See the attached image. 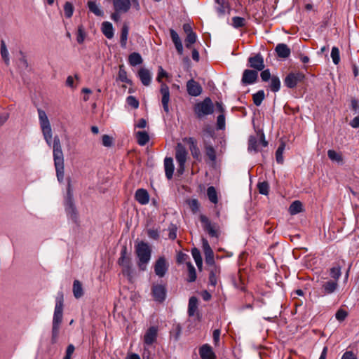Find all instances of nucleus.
<instances>
[{"mask_svg":"<svg viewBox=\"0 0 359 359\" xmlns=\"http://www.w3.org/2000/svg\"><path fill=\"white\" fill-rule=\"evenodd\" d=\"M215 9L219 17L225 15L229 10V4L227 0H215Z\"/></svg>","mask_w":359,"mask_h":359,"instance_id":"obj_26","label":"nucleus"},{"mask_svg":"<svg viewBox=\"0 0 359 359\" xmlns=\"http://www.w3.org/2000/svg\"><path fill=\"white\" fill-rule=\"evenodd\" d=\"M264 97L265 94L263 90L257 91L252 95L254 104L257 107L259 106L262 104V101L264 100Z\"/></svg>","mask_w":359,"mask_h":359,"instance_id":"obj_45","label":"nucleus"},{"mask_svg":"<svg viewBox=\"0 0 359 359\" xmlns=\"http://www.w3.org/2000/svg\"><path fill=\"white\" fill-rule=\"evenodd\" d=\"M211 266L212 268L210 270L209 274V283L210 285L215 287L217 284V280L220 273V269L215 265Z\"/></svg>","mask_w":359,"mask_h":359,"instance_id":"obj_27","label":"nucleus"},{"mask_svg":"<svg viewBox=\"0 0 359 359\" xmlns=\"http://www.w3.org/2000/svg\"><path fill=\"white\" fill-rule=\"evenodd\" d=\"M65 15L67 18H70L74 13L73 5L70 2H66L64 6Z\"/></svg>","mask_w":359,"mask_h":359,"instance_id":"obj_52","label":"nucleus"},{"mask_svg":"<svg viewBox=\"0 0 359 359\" xmlns=\"http://www.w3.org/2000/svg\"><path fill=\"white\" fill-rule=\"evenodd\" d=\"M267 145L268 142L265 140L264 136H250L248 140V149L250 152L257 153Z\"/></svg>","mask_w":359,"mask_h":359,"instance_id":"obj_8","label":"nucleus"},{"mask_svg":"<svg viewBox=\"0 0 359 359\" xmlns=\"http://www.w3.org/2000/svg\"><path fill=\"white\" fill-rule=\"evenodd\" d=\"M86 37V33L84 32L83 27L82 25L79 26L77 30L76 41L79 43L81 44L83 43Z\"/></svg>","mask_w":359,"mask_h":359,"instance_id":"obj_53","label":"nucleus"},{"mask_svg":"<svg viewBox=\"0 0 359 359\" xmlns=\"http://www.w3.org/2000/svg\"><path fill=\"white\" fill-rule=\"evenodd\" d=\"M275 50L277 55L282 58L288 57L291 53L290 48L285 43H278L276 46Z\"/></svg>","mask_w":359,"mask_h":359,"instance_id":"obj_29","label":"nucleus"},{"mask_svg":"<svg viewBox=\"0 0 359 359\" xmlns=\"http://www.w3.org/2000/svg\"><path fill=\"white\" fill-rule=\"evenodd\" d=\"M187 270H188V278L187 281L189 283L194 282L196 279V272L194 265L188 262H187Z\"/></svg>","mask_w":359,"mask_h":359,"instance_id":"obj_41","label":"nucleus"},{"mask_svg":"<svg viewBox=\"0 0 359 359\" xmlns=\"http://www.w3.org/2000/svg\"><path fill=\"white\" fill-rule=\"evenodd\" d=\"M183 142L189 145L193 158L199 161L201 159V151L197 146L196 140L192 137H185Z\"/></svg>","mask_w":359,"mask_h":359,"instance_id":"obj_15","label":"nucleus"},{"mask_svg":"<svg viewBox=\"0 0 359 359\" xmlns=\"http://www.w3.org/2000/svg\"><path fill=\"white\" fill-rule=\"evenodd\" d=\"M188 152L182 143H177L175 148V159L178 163L177 172L182 175L185 170V163L187 160Z\"/></svg>","mask_w":359,"mask_h":359,"instance_id":"obj_5","label":"nucleus"},{"mask_svg":"<svg viewBox=\"0 0 359 359\" xmlns=\"http://www.w3.org/2000/svg\"><path fill=\"white\" fill-rule=\"evenodd\" d=\"M198 309V299L196 297H190L188 305V314L189 316H194Z\"/></svg>","mask_w":359,"mask_h":359,"instance_id":"obj_34","label":"nucleus"},{"mask_svg":"<svg viewBox=\"0 0 359 359\" xmlns=\"http://www.w3.org/2000/svg\"><path fill=\"white\" fill-rule=\"evenodd\" d=\"M199 355L201 359H216V354L208 344H205L199 348Z\"/></svg>","mask_w":359,"mask_h":359,"instance_id":"obj_18","label":"nucleus"},{"mask_svg":"<svg viewBox=\"0 0 359 359\" xmlns=\"http://www.w3.org/2000/svg\"><path fill=\"white\" fill-rule=\"evenodd\" d=\"M40 126L43 135H51V127L48 116L44 111L38 109Z\"/></svg>","mask_w":359,"mask_h":359,"instance_id":"obj_12","label":"nucleus"},{"mask_svg":"<svg viewBox=\"0 0 359 359\" xmlns=\"http://www.w3.org/2000/svg\"><path fill=\"white\" fill-rule=\"evenodd\" d=\"M129 29L126 25H124L121 29L120 43L123 48H126L127 46V40L128 36Z\"/></svg>","mask_w":359,"mask_h":359,"instance_id":"obj_38","label":"nucleus"},{"mask_svg":"<svg viewBox=\"0 0 359 359\" xmlns=\"http://www.w3.org/2000/svg\"><path fill=\"white\" fill-rule=\"evenodd\" d=\"M164 168L165 176L168 180L172 179L174 172L173 160L171 157H166L164 159Z\"/></svg>","mask_w":359,"mask_h":359,"instance_id":"obj_28","label":"nucleus"},{"mask_svg":"<svg viewBox=\"0 0 359 359\" xmlns=\"http://www.w3.org/2000/svg\"><path fill=\"white\" fill-rule=\"evenodd\" d=\"M151 294L156 301L162 302L166 297L165 287L161 284L154 285L151 288Z\"/></svg>","mask_w":359,"mask_h":359,"instance_id":"obj_14","label":"nucleus"},{"mask_svg":"<svg viewBox=\"0 0 359 359\" xmlns=\"http://www.w3.org/2000/svg\"><path fill=\"white\" fill-rule=\"evenodd\" d=\"M135 251L138 259L137 266L141 271H145L151 257V248L144 241L135 244Z\"/></svg>","mask_w":359,"mask_h":359,"instance_id":"obj_2","label":"nucleus"},{"mask_svg":"<svg viewBox=\"0 0 359 359\" xmlns=\"http://www.w3.org/2000/svg\"><path fill=\"white\" fill-rule=\"evenodd\" d=\"M75 351V347L73 344H69L67 347L65 355L63 359H72V355Z\"/></svg>","mask_w":359,"mask_h":359,"instance_id":"obj_62","label":"nucleus"},{"mask_svg":"<svg viewBox=\"0 0 359 359\" xmlns=\"http://www.w3.org/2000/svg\"><path fill=\"white\" fill-rule=\"evenodd\" d=\"M127 104L134 109L139 107V101L134 96H128L126 99Z\"/></svg>","mask_w":359,"mask_h":359,"instance_id":"obj_60","label":"nucleus"},{"mask_svg":"<svg viewBox=\"0 0 359 359\" xmlns=\"http://www.w3.org/2000/svg\"><path fill=\"white\" fill-rule=\"evenodd\" d=\"M207 195L210 202L217 203L218 198L216 189L214 187H209L207 189Z\"/></svg>","mask_w":359,"mask_h":359,"instance_id":"obj_43","label":"nucleus"},{"mask_svg":"<svg viewBox=\"0 0 359 359\" xmlns=\"http://www.w3.org/2000/svg\"><path fill=\"white\" fill-rule=\"evenodd\" d=\"M148 236L154 240H157L159 238V233L157 229H149L147 230Z\"/></svg>","mask_w":359,"mask_h":359,"instance_id":"obj_63","label":"nucleus"},{"mask_svg":"<svg viewBox=\"0 0 359 359\" xmlns=\"http://www.w3.org/2000/svg\"><path fill=\"white\" fill-rule=\"evenodd\" d=\"M63 293L62 292H60L57 293L55 299V307L53 319V325H60L62 323L63 316Z\"/></svg>","mask_w":359,"mask_h":359,"instance_id":"obj_7","label":"nucleus"},{"mask_svg":"<svg viewBox=\"0 0 359 359\" xmlns=\"http://www.w3.org/2000/svg\"><path fill=\"white\" fill-rule=\"evenodd\" d=\"M245 23L246 20L244 18L238 16L232 18V26L236 29L244 27Z\"/></svg>","mask_w":359,"mask_h":359,"instance_id":"obj_46","label":"nucleus"},{"mask_svg":"<svg viewBox=\"0 0 359 359\" xmlns=\"http://www.w3.org/2000/svg\"><path fill=\"white\" fill-rule=\"evenodd\" d=\"M280 88V81L278 76H273L271 79L270 88L273 92H278Z\"/></svg>","mask_w":359,"mask_h":359,"instance_id":"obj_47","label":"nucleus"},{"mask_svg":"<svg viewBox=\"0 0 359 359\" xmlns=\"http://www.w3.org/2000/svg\"><path fill=\"white\" fill-rule=\"evenodd\" d=\"M102 32L107 39H111L114 36V29L112 24L109 22H104L102 24Z\"/></svg>","mask_w":359,"mask_h":359,"instance_id":"obj_32","label":"nucleus"},{"mask_svg":"<svg viewBox=\"0 0 359 359\" xmlns=\"http://www.w3.org/2000/svg\"><path fill=\"white\" fill-rule=\"evenodd\" d=\"M168 231L169 232L168 237L171 240H175L177 238V227L175 224H170L168 226Z\"/></svg>","mask_w":359,"mask_h":359,"instance_id":"obj_56","label":"nucleus"},{"mask_svg":"<svg viewBox=\"0 0 359 359\" xmlns=\"http://www.w3.org/2000/svg\"><path fill=\"white\" fill-rule=\"evenodd\" d=\"M196 34L194 33H189L187 34V37L185 39V46L187 48H191V45L194 44L196 41Z\"/></svg>","mask_w":359,"mask_h":359,"instance_id":"obj_50","label":"nucleus"},{"mask_svg":"<svg viewBox=\"0 0 359 359\" xmlns=\"http://www.w3.org/2000/svg\"><path fill=\"white\" fill-rule=\"evenodd\" d=\"M191 255L194 259L195 260L196 266L198 269H201L202 267L203 261L199 250L197 248L192 249Z\"/></svg>","mask_w":359,"mask_h":359,"instance_id":"obj_44","label":"nucleus"},{"mask_svg":"<svg viewBox=\"0 0 359 359\" xmlns=\"http://www.w3.org/2000/svg\"><path fill=\"white\" fill-rule=\"evenodd\" d=\"M132 4L135 10H140L139 0H113L114 11L123 13H127L130 10Z\"/></svg>","mask_w":359,"mask_h":359,"instance_id":"obj_6","label":"nucleus"},{"mask_svg":"<svg viewBox=\"0 0 359 359\" xmlns=\"http://www.w3.org/2000/svg\"><path fill=\"white\" fill-rule=\"evenodd\" d=\"M164 77H168V74L163 69L161 66H159L156 81L158 83H161L160 93L162 96L161 102L163 110L166 113H169L170 90L169 87L165 83L162 82V79Z\"/></svg>","mask_w":359,"mask_h":359,"instance_id":"obj_3","label":"nucleus"},{"mask_svg":"<svg viewBox=\"0 0 359 359\" xmlns=\"http://www.w3.org/2000/svg\"><path fill=\"white\" fill-rule=\"evenodd\" d=\"M67 201L66 204V211L68 215L70 216V217L75 220L76 219V208L74 206L73 202H72V190H71V184L70 181H68V186H67Z\"/></svg>","mask_w":359,"mask_h":359,"instance_id":"obj_13","label":"nucleus"},{"mask_svg":"<svg viewBox=\"0 0 359 359\" xmlns=\"http://www.w3.org/2000/svg\"><path fill=\"white\" fill-rule=\"evenodd\" d=\"M337 282L334 280H328L323 285V290L325 294L333 293L337 287Z\"/></svg>","mask_w":359,"mask_h":359,"instance_id":"obj_35","label":"nucleus"},{"mask_svg":"<svg viewBox=\"0 0 359 359\" xmlns=\"http://www.w3.org/2000/svg\"><path fill=\"white\" fill-rule=\"evenodd\" d=\"M302 211V203L299 201L292 203L289 207V212L291 215H297Z\"/></svg>","mask_w":359,"mask_h":359,"instance_id":"obj_40","label":"nucleus"},{"mask_svg":"<svg viewBox=\"0 0 359 359\" xmlns=\"http://www.w3.org/2000/svg\"><path fill=\"white\" fill-rule=\"evenodd\" d=\"M205 154L211 161H215L216 160V153L212 146L205 147Z\"/></svg>","mask_w":359,"mask_h":359,"instance_id":"obj_57","label":"nucleus"},{"mask_svg":"<svg viewBox=\"0 0 359 359\" xmlns=\"http://www.w3.org/2000/svg\"><path fill=\"white\" fill-rule=\"evenodd\" d=\"M117 263L121 268L132 263L131 257L128 253L126 246L122 248Z\"/></svg>","mask_w":359,"mask_h":359,"instance_id":"obj_23","label":"nucleus"},{"mask_svg":"<svg viewBox=\"0 0 359 359\" xmlns=\"http://www.w3.org/2000/svg\"><path fill=\"white\" fill-rule=\"evenodd\" d=\"M122 274L126 276L130 283H133L135 277V271L133 264H130L121 268Z\"/></svg>","mask_w":359,"mask_h":359,"instance_id":"obj_31","label":"nucleus"},{"mask_svg":"<svg viewBox=\"0 0 359 359\" xmlns=\"http://www.w3.org/2000/svg\"><path fill=\"white\" fill-rule=\"evenodd\" d=\"M214 111V105L210 97L205 98L202 102L194 106V112L197 117L202 118L212 114Z\"/></svg>","mask_w":359,"mask_h":359,"instance_id":"obj_4","label":"nucleus"},{"mask_svg":"<svg viewBox=\"0 0 359 359\" xmlns=\"http://www.w3.org/2000/svg\"><path fill=\"white\" fill-rule=\"evenodd\" d=\"M73 294L75 298L79 299L83 295V287L81 282L75 280L73 283Z\"/></svg>","mask_w":359,"mask_h":359,"instance_id":"obj_37","label":"nucleus"},{"mask_svg":"<svg viewBox=\"0 0 359 359\" xmlns=\"http://www.w3.org/2000/svg\"><path fill=\"white\" fill-rule=\"evenodd\" d=\"M158 334V328L156 327H150L144 335V343L146 345H151L156 341Z\"/></svg>","mask_w":359,"mask_h":359,"instance_id":"obj_19","label":"nucleus"},{"mask_svg":"<svg viewBox=\"0 0 359 359\" xmlns=\"http://www.w3.org/2000/svg\"><path fill=\"white\" fill-rule=\"evenodd\" d=\"M171 39L175 44V48L180 55L183 53V46L178 34L172 29L170 30Z\"/></svg>","mask_w":359,"mask_h":359,"instance_id":"obj_25","label":"nucleus"},{"mask_svg":"<svg viewBox=\"0 0 359 359\" xmlns=\"http://www.w3.org/2000/svg\"><path fill=\"white\" fill-rule=\"evenodd\" d=\"M137 76L144 86H148L150 85L151 81V74L149 69L144 67L140 68L137 72Z\"/></svg>","mask_w":359,"mask_h":359,"instance_id":"obj_22","label":"nucleus"},{"mask_svg":"<svg viewBox=\"0 0 359 359\" xmlns=\"http://www.w3.org/2000/svg\"><path fill=\"white\" fill-rule=\"evenodd\" d=\"M217 128L219 130H223L225 128V116L223 114L217 116Z\"/></svg>","mask_w":359,"mask_h":359,"instance_id":"obj_61","label":"nucleus"},{"mask_svg":"<svg viewBox=\"0 0 359 359\" xmlns=\"http://www.w3.org/2000/svg\"><path fill=\"white\" fill-rule=\"evenodd\" d=\"M0 53L2 59L5 62V63L8 65L10 62V58H9V53L7 49L6 43L4 40L1 41V46H0Z\"/></svg>","mask_w":359,"mask_h":359,"instance_id":"obj_39","label":"nucleus"},{"mask_svg":"<svg viewBox=\"0 0 359 359\" xmlns=\"http://www.w3.org/2000/svg\"><path fill=\"white\" fill-rule=\"evenodd\" d=\"M331 57L334 64L338 65L340 61L339 50L337 47H333L331 51Z\"/></svg>","mask_w":359,"mask_h":359,"instance_id":"obj_54","label":"nucleus"},{"mask_svg":"<svg viewBox=\"0 0 359 359\" xmlns=\"http://www.w3.org/2000/svg\"><path fill=\"white\" fill-rule=\"evenodd\" d=\"M341 359H358L356 355L353 353V351H346L341 356Z\"/></svg>","mask_w":359,"mask_h":359,"instance_id":"obj_64","label":"nucleus"},{"mask_svg":"<svg viewBox=\"0 0 359 359\" xmlns=\"http://www.w3.org/2000/svg\"><path fill=\"white\" fill-rule=\"evenodd\" d=\"M257 189L259 192L263 195H267L269 194V186L268 182H262L257 184Z\"/></svg>","mask_w":359,"mask_h":359,"instance_id":"obj_51","label":"nucleus"},{"mask_svg":"<svg viewBox=\"0 0 359 359\" xmlns=\"http://www.w3.org/2000/svg\"><path fill=\"white\" fill-rule=\"evenodd\" d=\"M330 276L332 278H334L337 281L339 280L341 276V269L339 266L332 267L330 269Z\"/></svg>","mask_w":359,"mask_h":359,"instance_id":"obj_58","label":"nucleus"},{"mask_svg":"<svg viewBox=\"0 0 359 359\" xmlns=\"http://www.w3.org/2000/svg\"><path fill=\"white\" fill-rule=\"evenodd\" d=\"M135 200L141 205H146L149 201V195L146 189H139L135 194Z\"/></svg>","mask_w":359,"mask_h":359,"instance_id":"obj_24","label":"nucleus"},{"mask_svg":"<svg viewBox=\"0 0 359 359\" xmlns=\"http://www.w3.org/2000/svg\"><path fill=\"white\" fill-rule=\"evenodd\" d=\"M328 158L334 163L338 164L343 163V156L341 152H337L333 149H330L327 151Z\"/></svg>","mask_w":359,"mask_h":359,"instance_id":"obj_33","label":"nucleus"},{"mask_svg":"<svg viewBox=\"0 0 359 359\" xmlns=\"http://www.w3.org/2000/svg\"><path fill=\"white\" fill-rule=\"evenodd\" d=\"M250 67L255 69L257 72L261 71L264 68V59L260 54H257L248 59Z\"/></svg>","mask_w":359,"mask_h":359,"instance_id":"obj_21","label":"nucleus"},{"mask_svg":"<svg viewBox=\"0 0 359 359\" xmlns=\"http://www.w3.org/2000/svg\"><path fill=\"white\" fill-rule=\"evenodd\" d=\"M187 90L188 94L194 97L198 96L202 93L201 86L194 79H191L187 81Z\"/></svg>","mask_w":359,"mask_h":359,"instance_id":"obj_16","label":"nucleus"},{"mask_svg":"<svg viewBox=\"0 0 359 359\" xmlns=\"http://www.w3.org/2000/svg\"><path fill=\"white\" fill-rule=\"evenodd\" d=\"M305 75L300 72L289 73L284 80L285 85L289 88H294L297 84L304 81Z\"/></svg>","mask_w":359,"mask_h":359,"instance_id":"obj_9","label":"nucleus"},{"mask_svg":"<svg viewBox=\"0 0 359 359\" xmlns=\"http://www.w3.org/2000/svg\"><path fill=\"white\" fill-rule=\"evenodd\" d=\"M186 202L193 213H196L199 210L200 205L197 199H187Z\"/></svg>","mask_w":359,"mask_h":359,"instance_id":"obj_48","label":"nucleus"},{"mask_svg":"<svg viewBox=\"0 0 359 359\" xmlns=\"http://www.w3.org/2000/svg\"><path fill=\"white\" fill-rule=\"evenodd\" d=\"M88 6L89 10L97 16H101L103 15L102 11L100 9L99 6L96 4L95 2L89 1Z\"/></svg>","mask_w":359,"mask_h":359,"instance_id":"obj_49","label":"nucleus"},{"mask_svg":"<svg viewBox=\"0 0 359 359\" xmlns=\"http://www.w3.org/2000/svg\"><path fill=\"white\" fill-rule=\"evenodd\" d=\"M169 264L164 257H160L156 261L154 269L155 274L159 278H163L168 270Z\"/></svg>","mask_w":359,"mask_h":359,"instance_id":"obj_10","label":"nucleus"},{"mask_svg":"<svg viewBox=\"0 0 359 359\" xmlns=\"http://www.w3.org/2000/svg\"><path fill=\"white\" fill-rule=\"evenodd\" d=\"M118 79L121 82L129 83V84L131 83V81L127 76V72L125 69V67L123 65H121L119 66Z\"/></svg>","mask_w":359,"mask_h":359,"instance_id":"obj_42","label":"nucleus"},{"mask_svg":"<svg viewBox=\"0 0 359 359\" xmlns=\"http://www.w3.org/2000/svg\"><path fill=\"white\" fill-rule=\"evenodd\" d=\"M60 331V325H53L52 327V343L55 344L57 341L58 335Z\"/></svg>","mask_w":359,"mask_h":359,"instance_id":"obj_59","label":"nucleus"},{"mask_svg":"<svg viewBox=\"0 0 359 359\" xmlns=\"http://www.w3.org/2000/svg\"><path fill=\"white\" fill-rule=\"evenodd\" d=\"M44 137L48 144H50L51 142L53 143V158L57 177L59 182H62L64 178V158L60 140L57 136Z\"/></svg>","mask_w":359,"mask_h":359,"instance_id":"obj_1","label":"nucleus"},{"mask_svg":"<svg viewBox=\"0 0 359 359\" xmlns=\"http://www.w3.org/2000/svg\"><path fill=\"white\" fill-rule=\"evenodd\" d=\"M348 315V313L346 310L339 309L335 314V318L338 321L342 322L347 318Z\"/></svg>","mask_w":359,"mask_h":359,"instance_id":"obj_55","label":"nucleus"},{"mask_svg":"<svg viewBox=\"0 0 359 359\" xmlns=\"http://www.w3.org/2000/svg\"><path fill=\"white\" fill-rule=\"evenodd\" d=\"M285 149V138H281L280 140V145L278 147L276 151V162L279 164H283L284 162L283 158V152Z\"/></svg>","mask_w":359,"mask_h":359,"instance_id":"obj_30","label":"nucleus"},{"mask_svg":"<svg viewBox=\"0 0 359 359\" xmlns=\"http://www.w3.org/2000/svg\"><path fill=\"white\" fill-rule=\"evenodd\" d=\"M203 249L205 254V263L209 266L215 265L214 252L208 241L205 239L203 240Z\"/></svg>","mask_w":359,"mask_h":359,"instance_id":"obj_17","label":"nucleus"},{"mask_svg":"<svg viewBox=\"0 0 359 359\" xmlns=\"http://www.w3.org/2000/svg\"><path fill=\"white\" fill-rule=\"evenodd\" d=\"M200 221L203 224V229L208 232L210 236L217 238L219 236L216 225L212 224L210 219L204 215H201Z\"/></svg>","mask_w":359,"mask_h":359,"instance_id":"obj_11","label":"nucleus"},{"mask_svg":"<svg viewBox=\"0 0 359 359\" xmlns=\"http://www.w3.org/2000/svg\"><path fill=\"white\" fill-rule=\"evenodd\" d=\"M128 62L131 66L135 67V66L142 64L143 62V60L140 53L134 52L129 55Z\"/></svg>","mask_w":359,"mask_h":359,"instance_id":"obj_36","label":"nucleus"},{"mask_svg":"<svg viewBox=\"0 0 359 359\" xmlns=\"http://www.w3.org/2000/svg\"><path fill=\"white\" fill-rule=\"evenodd\" d=\"M257 76L256 70L245 69L243 73L242 83L245 85L252 84L257 81Z\"/></svg>","mask_w":359,"mask_h":359,"instance_id":"obj_20","label":"nucleus"}]
</instances>
